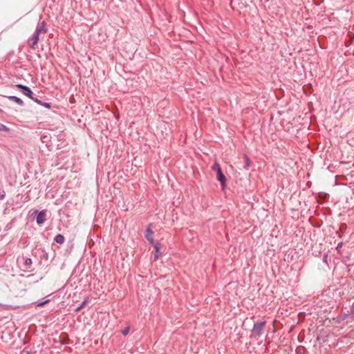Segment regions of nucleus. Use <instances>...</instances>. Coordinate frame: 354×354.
<instances>
[{
	"label": "nucleus",
	"mask_w": 354,
	"mask_h": 354,
	"mask_svg": "<svg viewBox=\"0 0 354 354\" xmlns=\"http://www.w3.org/2000/svg\"><path fill=\"white\" fill-rule=\"evenodd\" d=\"M217 180L221 183L223 187L225 186L226 178L225 175L223 174L222 170L218 171L217 173Z\"/></svg>",
	"instance_id": "nucleus-6"
},
{
	"label": "nucleus",
	"mask_w": 354,
	"mask_h": 354,
	"mask_svg": "<svg viewBox=\"0 0 354 354\" xmlns=\"http://www.w3.org/2000/svg\"><path fill=\"white\" fill-rule=\"evenodd\" d=\"M212 169L213 170H214L216 173L218 171H221V167L219 166V165L218 163H215L214 164V165L212 166Z\"/></svg>",
	"instance_id": "nucleus-14"
},
{
	"label": "nucleus",
	"mask_w": 354,
	"mask_h": 354,
	"mask_svg": "<svg viewBox=\"0 0 354 354\" xmlns=\"http://www.w3.org/2000/svg\"><path fill=\"white\" fill-rule=\"evenodd\" d=\"M16 86L17 88H20L21 91H22V93L25 95H26L27 97H28L31 100L34 99V97L32 96V91H31V89L28 86L23 85V84H17Z\"/></svg>",
	"instance_id": "nucleus-2"
},
{
	"label": "nucleus",
	"mask_w": 354,
	"mask_h": 354,
	"mask_svg": "<svg viewBox=\"0 0 354 354\" xmlns=\"http://www.w3.org/2000/svg\"><path fill=\"white\" fill-rule=\"evenodd\" d=\"M129 328H124L122 331V333L124 335H126L129 333Z\"/></svg>",
	"instance_id": "nucleus-18"
},
{
	"label": "nucleus",
	"mask_w": 354,
	"mask_h": 354,
	"mask_svg": "<svg viewBox=\"0 0 354 354\" xmlns=\"http://www.w3.org/2000/svg\"><path fill=\"white\" fill-rule=\"evenodd\" d=\"M342 242L339 243L336 247V249L338 250L340 247H342Z\"/></svg>",
	"instance_id": "nucleus-20"
},
{
	"label": "nucleus",
	"mask_w": 354,
	"mask_h": 354,
	"mask_svg": "<svg viewBox=\"0 0 354 354\" xmlns=\"http://www.w3.org/2000/svg\"><path fill=\"white\" fill-rule=\"evenodd\" d=\"M32 259L30 258H26L24 264L26 267L29 268L32 265Z\"/></svg>",
	"instance_id": "nucleus-13"
},
{
	"label": "nucleus",
	"mask_w": 354,
	"mask_h": 354,
	"mask_svg": "<svg viewBox=\"0 0 354 354\" xmlns=\"http://www.w3.org/2000/svg\"><path fill=\"white\" fill-rule=\"evenodd\" d=\"M244 159L245 160V165L244 166V169H248V167L250 165V161L249 158L246 155H244Z\"/></svg>",
	"instance_id": "nucleus-12"
},
{
	"label": "nucleus",
	"mask_w": 354,
	"mask_h": 354,
	"mask_svg": "<svg viewBox=\"0 0 354 354\" xmlns=\"http://www.w3.org/2000/svg\"><path fill=\"white\" fill-rule=\"evenodd\" d=\"M32 100L35 101V102H37V104L42 105L46 108H50V104L48 102H43L41 100H39L38 98H36V97H34V99Z\"/></svg>",
	"instance_id": "nucleus-11"
},
{
	"label": "nucleus",
	"mask_w": 354,
	"mask_h": 354,
	"mask_svg": "<svg viewBox=\"0 0 354 354\" xmlns=\"http://www.w3.org/2000/svg\"><path fill=\"white\" fill-rule=\"evenodd\" d=\"M353 306L354 307V301H353Z\"/></svg>",
	"instance_id": "nucleus-22"
},
{
	"label": "nucleus",
	"mask_w": 354,
	"mask_h": 354,
	"mask_svg": "<svg viewBox=\"0 0 354 354\" xmlns=\"http://www.w3.org/2000/svg\"><path fill=\"white\" fill-rule=\"evenodd\" d=\"M54 240H55V241L57 243H58V244H62V243H64L65 239H64V236H63V235H62V234H57V235L55 236V239H54Z\"/></svg>",
	"instance_id": "nucleus-10"
},
{
	"label": "nucleus",
	"mask_w": 354,
	"mask_h": 354,
	"mask_svg": "<svg viewBox=\"0 0 354 354\" xmlns=\"http://www.w3.org/2000/svg\"><path fill=\"white\" fill-rule=\"evenodd\" d=\"M9 130L8 127H6V125L0 123V131H8Z\"/></svg>",
	"instance_id": "nucleus-15"
},
{
	"label": "nucleus",
	"mask_w": 354,
	"mask_h": 354,
	"mask_svg": "<svg viewBox=\"0 0 354 354\" xmlns=\"http://www.w3.org/2000/svg\"><path fill=\"white\" fill-rule=\"evenodd\" d=\"M8 99L16 102L17 104H18L20 106H23L24 104L23 100L17 96L10 95V96H8Z\"/></svg>",
	"instance_id": "nucleus-8"
},
{
	"label": "nucleus",
	"mask_w": 354,
	"mask_h": 354,
	"mask_svg": "<svg viewBox=\"0 0 354 354\" xmlns=\"http://www.w3.org/2000/svg\"><path fill=\"white\" fill-rule=\"evenodd\" d=\"M153 232L151 230L150 227L149 226L146 230L145 236H146V239L149 241V243L151 245H153L154 243H156L153 241Z\"/></svg>",
	"instance_id": "nucleus-4"
},
{
	"label": "nucleus",
	"mask_w": 354,
	"mask_h": 354,
	"mask_svg": "<svg viewBox=\"0 0 354 354\" xmlns=\"http://www.w3.org/2000/svg\"><path fill=\"white\" fill-rule=\"evenodd\" d=\"M265 326H266L265 321L256 322L253 325L252 332L254 334H256L257 335L260 336L262 335V330H263V328L265 327Z\"/></svg>",
	"instance_id": "nucleus-1"
},
{
	"label": "nucleus",
	"mask_w": 354,
	"mask_h": 354,
	"mask_svg": "<svg viewBox=\"0 0 354 354\" xmlns=\"http://www.w3.org/2000/svg\"><path fill=\"white\" fill-rule=\"evenodd\" d=\"M48 301H49V299H46V300H45L44 301L37 302V306H42L44 304H47Z\"/></svg>",
	"instance_id": "nucleus-16"
},
{
	"label": "nucleus",
	"mask_w": 354,
	"mask_h": 354,
	"mask_svg": "<svg viewBox=\"0 0 354 354\" xmlns=\"http://www.w3.org/2000/svg\"><path fill=\"white\" fill-rule=\"evenodd\" d=\"M86 300H84L78 307L76 308L75 311H79L85 304Z\"/></svg>",
	"instance_id": "nucleus-17"
},
{
	"label": "nucleus",
	"mask_w": 354,
	"mask_h": 354,
	"mask_svg": "<svg viewBox=\"0 0 354 354\" xmlns=\"http://www.w3.org/2000/svg\"><path fill=\"white\" fill-rule=\"evenodd\" d=\"M327 257H328V255H327V254H324V257H323V260H324V261L326 262Z\"/></svg>",
	"instance_id": "nucleus-21"
},
{
	"label": "nucleus",
	"mask_w": 354,
	"mask_h": 354,
	"mask_svg": "<svg viewBox=\"0 0 354 354\" xmlns=\"http://www.w3.org/2000/svg\"><path fill=\"white\" fill-rule=\"evenodd\" d=\"M46 212L44 210H41L39 212L37 216L36 221L38 225L43 224L45 221Z\"/></svg>",
	"instance_id": "nucleus-3"
},
{
	"label": "nucleus",
	"mask_w": 354,
	"mask_h": 354,
	"mask_svg": "<svg viewBox=\"0 0 354 354\" xmlns=\"http://www.w3.org/2000/svg\"><path fill=\"white\" fill-rule=\"evenodd\" d=\"M6 194L4 192H3L2 194H0V200H3L5 198Z\"/></svg>",
	"instance_id": "nucleus-19"
},
{
	"label": "nucleus",
	"mask_w": 354,
	"mask_h": 354,
	"mask_svg": "<svg viewBox=\"0 0 354 354\" xmlns=\"http://www.w3.org/2000/svg\"><path fill=\"white\" fill-rule=\"evenodd\" d=\"M39 35L38 34V32L34 33L32 40L29 44V46L31 48H32V49L35 48V45L37 44V42L39 41Z\"/></svg>",
	"instance_id": "nucleus-5"
},
{
	"label": "nucleus",
	"mask_w": 354,
	"mask_h": 354,
	"mask_svg": "<svg viewBox=\"0 0 354 354\" xmlns=\"http://www.w3.org/2000/svg\"><path fill=\"white\" fill-rule=\"evenodd\" d=\"M156 250V253L154 254V259H157L160 255V244L158 243H156L153 245Z\"/></svg>",
	"instance_id": "nucleus-9"
},
{
	"label": "nucleus",
	"mask_w": 354,
	"mask_h": 354,
	"mask_svg": "<svg viewBox=\"0 0 354 354\" xmlns=\"http://www.w3.org/2000/svg\"><path fill=\"white\" fill-rule=\"evenodd\" d=\"M47 30L45 28V22L44 21H41V24L37 26L35 32H38L40 35L41 32H46Z\"/></svg>",
	"instance_id": "nucleus-7"
}]
</instances>
